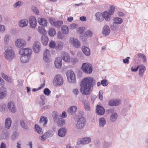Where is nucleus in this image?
<instances>
[{
	"label": "nucleus",
	"instance_id": "ddd939ff",
	"mask_svg": "<svg viewBox=\"0 0 148 148\" xmlns=\"http://www.w3.org/2000/svg\"><path fill=\"white\" fill-rule=\"evenodd\" d=\"M49 21L51 25L56 27H60L63 24V22L62 21H56L52 19H50Z\"/></svg>",
	"mask_w": 148,
	"mask_h": 148
},
{
	"label": "nucleus",
	"instance_id": "e2e57ef3",
	"mask_svg": "<svg viewBox=\"0 0 148 148\" xmlns=\"http://www.w3.org/2000/svg\"><path fill=\"white\" fill-rule=\"evenodd\" d=\"M78 60L76 58L71 59V61L73 64H75L77 62Z\"/></svg>",
	"mask_w": 148,
	"mask_h": 148
},
{
	"label": "nucleus",
	"instance_id": "f704fd0d",
	"mask_svg": "<svg viewBox=\"0 0 148 148\" xmlns=\"http://www.w3.org/2000/svg\"><path fill=\"white\" fill-rule=\"evenodd\" d=\"M138 68H139V74L142 75L145 70V67L144 65L141 64L138 66Z\"/></svg>",
	"mask_w": 148,
	"mask_h": 148
},
{
	"label": "nucleus",
	"instance_id": "4c0bfd02",
	"mask_svg": "<svg viewBox=\"0 0 148 148\" xmlns=\"http://www.w3.org/2000/svg\"><path fill=\"white\" fill-rule=\"evenodd\" d=\"M56 33V31L55 29L53 28L50 27L48 31V34L51 36H54Z\"/></svg>",
	"mask_w": 148,
	"mask_h": 148
},
{
	"label": "nucleus",
	"instance_id": "39448f33",
	"mask_svg": "<svg viewBox=\"0 0 148 148\" xmlns=\"http://www.w3.org/2000/svg\"><path fill=\"white\" fill-rule=\"evenodd\" d=\"M66 76L69 82L73 83L75 82L76 76L75 74L73 71L71 70L68 71L67 72Z\"/></svg>",
	"mask_w": 148,
	"mask_h": 148
},
{
	"label": "nucleus",
	"instance_id": "6e6552de",
	"mask_svg": "<svg viewBox=\"0 0 148 148\" xmlns=\"http://www.w3.org/2000/svg\"><path fill=\"white\" fill-rule=\"evenodd\" d=\"M32 53V49L29 48H24L20 50L19 53L21 55H23L30 57Z\"/></svg>",
	"mask_w": 148,
	"mask_h": 148
},
{
	"label": "nucleus",
	"instance_id": "bb28decb",
	"mask_svg": "<svg viewBox=\"0 0 148 148\" xmlns=\"http://www.w3.org/2000/svg\"><path fill=\"white\" fill-rule=\"evenodd\" d=\"M30 57L23 55H21L20 59L22 62L24 63L28 62Z\"/></svg>",
	"mask_w": 148,
	"mask_h": 148
},
{
	"label": "nucleus",
	"instance_id": "2f4dec72",
	"mask_svg": "<svg viewBox=\"0 0 148 148\" xmlns=\"http://www.w3.org/2000/svg\"><path fill=\"white\" fill-rule=\"evenodd\" d=\"M66 130L65 128H62L60 129L58 131V134L59 136L63 137L66 134Z\"/></svg>",
	"mask_w": 148,
	"mask_h": 148
},
{
	"label": "nucleus",
	"instance_id": "774afa93",
	"mask_svg": "<svg viewBox=\"0 0 148 148\" xmlns=\"http://www.w3.org/2000/svg\"><path fill=\"white\" fill-rule=\"evenodd\" d=\"M60 116L62 117L65 118L66 116V114L65 112L63 111L62 112V114L60 115Z\"/></svg>",
	"mask_w": 148,
	"mask_h": 148
},
{
	"label": "nucleus",
	"instance_id": "cd10ccee",
	"mask_svg": "<svg viewBox=\"0 0 148 148\" xmlns=\"http://www.w3.org/2000/svg\"><path fill=\"white\" fill-rule=\"evenodd\" d=\"M110 30L109 27L107 25H105L103 28V34L104 35L106 36L108 35L110 33Z\"/></svg>",
	"mask_w": 148,
	"mask_h": 148
},
{
	"label": "nucleus",
	"instance_id": "13d9d810",
	"mask_svg": "<svg viewBox=\"0 0 148 148\" xmlns=\"http://www.w3.org/2000/svg\"><path fill=\"white\" fill-rule=\"evenodd\" d=\"M101 83L102 85L105 86H107L108 84L107 80L105 79L102 80L101 82Z\"/></svg>",
	"mask_w": 148,
	"mask_h": 148
},
{
	"label": "nucleus",
	"instance_id": "de8ad7c7",
	"mask_svg": "<svg viewBox=\"0 0 148 148\" xmlns=\"http://www.w3.org/2000/svg\"><path fill=\"white\" fill-rule=\"evenodd\" d=\"M9 135L7 132H5L1 134L0 135V138L1 139H5L8 137Z\"/></svg>",
	"mask_w": 148,
	"mask_h": 148
},
{
	"label": "nucleus",
	"instance_id": "58836bf2",
	"mask_svg": "<svg viewBox=\"0 0 148 148\" xmlns=\"http://www.w3.org/2000/svg\"><path fill=\"white\" fill-rule=\"evenodd\" d=\"M113 20L114 22V23H116L117 24H121L123 22V21L122 19L120 18H115Z\"/></svg>",
	"mask_w": 148,
	"mask_h": 148
},
{
	"label": "nucleus",
	"instance_id": "3c124183",
	"mask_svg": "<svg viewBox=\"0 0 148 148\" xmlns=\"http://www.w3.org/2000/svg\"><path fill=\"white\" fill-rule=\"evenodd\" d=\"M117 117V115L116 114H113L110 116L111 120L113 121H114L116 119Z\"/></svg>",
	"mask_w": 148,
	"mask_h": 148
},
{
	"label": "nucleus",
	"instance_id": "4468645a",
	"mask_svg": "<svg viewBox=\"0 0 148 148\" xmlns=\"http://www.w3.org/2000/svg\"><path fill=\"white\" fill-rule=\"evenodd\" d=\"M33 49L35 53H38L40 50V43L38 41L34 42L33 46Z\"/></svg>",
	"mask_w": 148,
	"mask_h": 148
},
{
	"label": "nucleus",
	"instance_id": "5701e85b",
	"mask_svg": "<svg viewBox=\"0 0 148 148\" xmlns=\"http://www.w3.org/2000/svg\"><path fill=\"white\" fill-rule=\"evenodd\" d=\"M96 19L100 22L104 20L103 14L100 12H97L95 14Z\"/></svg>",
	"mask_w": 148,
	"mask_h": 148
},
{
	"label": "nucleus",
	"instance_id": "0e129e2a",
	"mask_svg": "<svg viewBox=\"0 0 148 148\" xmlns=\"http://www.w3.org/2000/svg\"><path fill=\"white\" fill-rule=\"evenodd\" d=\"M84 108L86 110H89L90 109L89 106L87 104H84Z\"/></svg>",
	"mask_w": 148,
	"mask_h": 148
},
{
	"label": "nucleus",
	"instance_id": "b1692460",
	"mask_svg": "<svg viewBox=\"0 0 148 148\" xmlns=\"http://www.w3.org/2000/svg\"><path fill=\"white\" fill-rule=\"evenodd\" d=\"M103 15L104 18L106 21H109L110 19V16L111 15L109 12L107 11H105L103 12Z\"/></svg>",
	"mask_w": 148,
	"mask_h": 148
},
{
	"label": "nucleus",
	"instance_id": "f8f14e48",
	"mask_svg": "<svg viewBox=\"0 0 148 148\" xmlns=\"http://www.w3.org/2000/svg\"><path fill=\"white\" fill-rule=\"evenodd\" d=\"M70 42L75 48H78L80 47V42L76 39L73 38H71Z\"/></svg>",
	"mask_w": 148,
	"mask_h": 148
},
{
	"label": "nucleus",
	"instance_id": "f257e3e1",
	"mask_svg": "<svg viewBox=\"0 0 148 148\" xmlns=\"http://www.w3.org/2000/svg\"><path fill=\"white\" fill-rule=\"evenodd\" d=\"M95 84V81L92 77H88L83 79L80 83V91L84 95H89Z\"/></svg>",
	"mask_w": 148,
	"mask_h": 148
},
{
	"label": "nucleus",
	"instance_id": "bf43d9fd",
	"mask_svg": "<svg viewBox=\"0 0 148 148\" xmlns=\"http://www.w3.org/2000/svg\"><path fill=\"white\" fill-rule=\"evenodd\" d=\"M57 37L59 39H62L63 38V36L61 32H59L57 33Z\"/></svg>",
	"mask_w": 148,
	"mask_h": 148
},
{
	"label": "nucleus",
	"instance_id": "49530a36",
	"mask_svg": "<svg viewBox=\"0 0 148 148\" xmlns=\"http://www.w3.org/2000/svg\"><path fill=\"white\" fill-rule=\"evenodd\" d=\"M10 36L7 35H6L4 38V42L5 44L8 43L10 40Z\"/></svg>",
	"mask_w": 148,
	"mask_h": 148
},
{
	"label": "nucleus",
	"instance_id": "473e14b6",
	"mask_svg": "<svg viewBox=\"0 0 148 148\" xmlns=\"http://www.w3.org/2000/svg\"><path fill=\"white\" fill-rule=\"evenodd\" d=\"M12 123V121L9 118H7L5 121V127L9 129L11 126V124Z\"/></svg>",
	"mask_w": 148,
	"mask_h": 148
},
{
	"label": "nucleus",
	"instance_id": "09e8293b",
	"mask_svg": "<svg viewBox=\"0 0 148 148\" xmlns=\"http://www.w3.org/2000/svg\"><path fill=\"white\" fill-rule=\"evenodd\" d=\"M32 10L36 14H39V12L36 7L34 6H32Z\"/></svg>",
	"mask_w": 148,
	"mask_h": 148
},
{
	"label": "nucleus",
	"instance_id": "c9c22d12",
	"mask_svg": "<svg viewBox=\"0 0 148 148\" xmlns=\"http://www.w3.org/2000/svg\"><path fill=\"white\" fill-rule=\"evenodd\" d=\"M47 117H45L44 116H42L40 118V123H42L43 126H45L47 123Z\"/></svg>",
	"mask_w": 148,
	"mask_h": 148
},
{
	"label": "nucleus",
	"instance_id": "8fccbe9b",
	"mask_svg": "<svg viewBox=\"0 0 148 148\" xmlns=\"http://www.w3.org/2000/svg\"><path fill=\"white\" fill-rule=\"evenodd\" d=\"M49 46L51 48H54L56 47V43L55 41H51L49 44Z\"/></svg>",
	"mask_w": 148,
	"mask_h": 148
},
{
	"label": "nucleus",
	"instance_id": "a211bd4d",
	"mask_svg": "<svg viewBox=\"0 0 148 148\" xmlns=\"http://www.w3.org/2000/svg\"><path fill=\"white\" fill-rule=\"evenodd\" d=\"M8 108L10 111L13 113L16 111V107L13 103L12 101L9 102L8 104Z\"/></svg>",
	"mask_w": 148,
	"mask_h": 148
},
{
	"label": "nucleus",
	"instance_id": "4be33fe9",
	"mask_svg": "<svg viewBox=\"0 0 148 148\" xmlns=\"http://www.w3.org/2000/svg\"><path fill=\"white\" fill-rule=\"evenodd\" d=\"M82 49L84 53L86 56L90 55V53L89 49L85 46L82 47Z\"/></svg>",
	"mask_w": 148,
	"mask_h": 148
},
{
	"label": "nucleus",
	"instance_id": "dca6fc26",
	"mask_svg": "<svg viewBox=\"0 0 148 148\" xmlns=\"http://www.w3.org/2000/svg\"><path fill=\"white\" fill-rule=\"evenodd\" d=\"M105 110L103 107L100 105H97L96 108V112L99 115H102L105 112Z\"/></svg>",
	"mask_w": 148,
	"mask_h": 148
},
{
	"label": "nucleus",
	"instance_id": "9d476101",
	"mask_svg": "<svg viewBox=\"0 0 148 148\" xmlns=\"http://www.w3.org/2000/svg\"><path fill=\"white\" fill-rule=\"evenodd\" d=\"M85 123V119L82 117L79 118L77 122L76 127L77 129H81L84 126Z\"/></svg>",
	"mask_w": 148,
	"mask_h": 148
},
{
	"label": "nucleus",
	"instance_id": "e433bc0d",
	"mask_svg": "<svg viewBox=\"0 0 148 148\" xmlns=\"http://www.w3.org/2000/svg\"><path fill=\"white\" fill-rule=\"evenodd\" d=\"M90 139L89 138H82L81 140L80 143L82 144H86L90 141Z\"/></svg>",
	"mask_w": 148,
	"mask_h": 148
},
{
	"label": "nucleus",
	"instance_id": "69168bd1",
	"mask_svg": "<svg viewBox=\"0 0 148 148\" xmlns=\"http://www.w3.org/2000/svg\"><path fill=\"white\" fill-rule=\"evenodd\" d=\"M0 148H7L6 144L4 143H2L0 146Z\"/></svg>",
	"mask_w": 148,
	"mask_h": 148
},
{
	"label": "nucleus",
	"instance_id": "f03ea898",
	"mask_svg": "<svg viewBox=\"0 0 148 148\" xmlns=\"http://www.w3.org/2000/svg\"><path fill=\"white\" fill-rule=\"evenodd\" d=\"M82 69L86 74H90L92 71V67L91 64L87 63H84L82 66Z\"/></svg>",
	"mask_w": 148,
	"mask_h": 148
},
{
	"label": "nucleus",
	"instance_id": "680f3d73",
	"mask_svg": "<svg viewBox=\"0 0 148 148\" xmlns=\"http://www.w3.org/2000/svg\"><path fill=\"white\" fill-rule=\"evenodd\" d=\"M99 99L101 100H103V92L101 91H100L99 92Z\"/></svg>",
	"mask_w": 148,
	"mask_h": 148
},
{
	"label": "nucleus",
	"instance_id": "4d7b16f0",
	"mask_svg": "<svg viewBox=\"0 0 148 148\" xmlns=\"http://www.w3.org/2000/svg\"><path fill=\"white\" fill-rule=\"evenodd\" d=\"M51 91L48 88H45L44 91V93L46 95H48L50 93Z\"/></svg>",
	"mask_w": 148,
	"mask_h": 148
},
{
	"label": "nucleus",
	"instance_id": "338daca9",
	"mask_svg": "<svg viewBox=\"0 0 148 148\" xmlns=\"http://www.w3.org/2000/svg\"><path fill=\"white\" fill-rule=\"evenodd\" d=\"M4 83L3 80L0 77V85H1L2 87L4 86Z\"/></svg>",
	"mask_w": 148,
	"mask_h": 148
},
{
	"label": "nucleus",
	"instance_id": "1a4fd4ad",
	"mask_svg": "<svg viewBox=\"0 0 148 148\" xmlns=\"http://www.w3.org/2000/svg\"><path fill=\"white\" fill-rule=\"evenodd\" d=\"M61 56L64 61L68 63L71 62V58L70 56L65 52L62 51L61 53Z\"/></svg>",
	"mask_w": 148,
	"mask_h": 148
},
{
	"label": "nucleus",
	"instance_id": "7c9ffc66",
	"mask_svg": "<svg viewBox=\"0 0 148 148\" xmlns=\"http://www.w3.org/2000/svg\"><path fill=\"white\" fill-rule=\"evenodd\" d=\"M61 30L62 33L65 34H67L69 32V29L66 25L62 26L61 28Z\"/></svg>",
	"mask_w": 148,
	"mask_h": 148
},
{
	"label": "nucleus",
	"instance_id": "6ab92c4d",
	"mask_svg": "<svg viewBox=\"0 0 148 148\" xmlns=\"http://www.w3.org/2000/svg\"><path fill=\"white\" fill-rule=\"evenodd\" d=\"M38 23L41 25L46 26L47 25V21L44 18H38Z\"/></svg>",
	"mask_w": 148,
	"mask_h": 148
},
{
	"label": "nucleus",
	"instance_id": "0eeeda50",
	"mask_svg": "<svg viewBox=\"0 0 148 148\" xmlns=\"http://www.w3.org/2000/svg\"><path fill=\"white\" fill-rule=\"evenodd\" d=\"M51 55L50 51L48 49H46L43 53V60L45 62H49L50 61Z\"/></svg>",
	"mask_w": 148,
	"mask_h": 148
},
{
	"label": "nucleus",
	"instance_id": "393cba45",
	"mask_svg": "<svg viewBox=\"0 0 148 148\" xmlns=\"http://www.w3.org/2000/svg\"><path fill=\"white\" fill-rule=\"evenodd\" d=\"M6 91L5 88L3 87L0 88V99L4 98L6 95Z\"/></svg>",
	"mask_w": 148,
	"mask_h": 148
},
{
	"label": "nucleus",
	"instance_id": "37998d69",
	"mask_svg": "<svg viewBox=\"0 0 148 148\" xmlns=\"http://www.w3.org/2000/svg\"><path fill=\"white\" fill-rule=\"evenodd\" d=\"M106 123V121L103 118H100L99 119V125L100 127H103Z\"/></svg>",
	"mask_w": 148,
	"mask_h": 148
},
{
	"label": "nucleus",
	"instance_id": "a18cd8bd",
	"mask_svg": "<svg viewBox=\"0 0 148 148\" xmlns=\"http://www.w3.org/2000/svg\"><path fill=\"white\" fill-rule=\"evenodd\" d=\"M52 117L54 121L56 122L58 118V114L56 112L53 111L52 113Z\"/></svg>",
	"mask_w": 148,
	"mask_h": 148
},
{
	"label": "nucleus",
	"instance_id": "412c9836",
	"mask_svg": "<svg viewBox=\"0 0 148 148\" xmlns=\"http://www.w3.org/2000/svg\"><path fill=\"white\" fill-rule=\"evenodd\" d=\"M77 110V107L76 106H72L68 109V112L71 115L75 114Z\"/></svg>",
	"mask_w": 148,
	"mask_h": 148
},
{
	"label": "nucleus",
	"instance_id": "aec40b11",
	"mask_svg": "<svg viewBox=\"0 0 148 148\" xmlns=\"http://www.w3.org/2000/svg\"><path fill=\"white\" fill-rule=\"evenodd\" d=\"M28 23V21L27 20L23 19L19 21L18 25L20 27H23L27 26Z\"/></svg>",
	"mask_w": 148,
	"mask_h": 148
},
{
	"label": "nucleus",
	"instance_id": "c756f323",
	"mask_svg": "<svg viewBox=\"0 0 148 148\" xmlns=\"http://www.w3.org/2000/svg\"><path fill=\"white\" fill-rule=\"evenodd\" d=\"M48 40V38L47 36L43 35L41 36V41L44 45H47Z\"/></svg>",
	"mask_w": 148,
	"mask_h": 148
},
{
	"label": "nucleus",
	"instance_id": "052dcab7",
	"mask_svg": "<svg viewBox=\"0 0 148 148\" xmlns=\"http://www.w3.org/2000/svg\"><path fill=\"white\" fill-rule=\"evenodd\" d=\"M21 2L20 1H19L18 2H16L14 5V6L16 8L17 6H20L21 4Z\"/></svg>",
	"mask_w": 148,
	"mask_h": 148
},
{
	"label": "nucleus",
	"instance_id": "c85d7f7f",
	"mask_svg": "<svg viewBox=\"0 0 148 148\" xmlns=\"http://www.w3.org/2000/svg\"><path fill=\"white\" fill-rule=\"evenodd\" d=\"M57 125L59 127H61L64 125L65 124L64 120L61 118H58L56 121Z\"/></svg>",
	"mask_w": 148,
	"mask_h": 148
},
{
	"label": "nucleus",
	"instance_id": "79ce46f5",
	"mask_svg": "<svg viewBox=\"0 0 148 148\" xmlns=\"http://www.w3.org/2000/svg\"><path fill=\"white\" fill-rule=\"evenodd\" d=\"M63 45L62 42H59L57 43V45L56 47V49L58 50H61L63 48Z\"/></svg>",
	"mask_w": 148,
	"mask_h": 148
},
{
	"label": "nucleus",
	"instance_id": "72a5a7b5",
	"mask_svg": "<svg viewBox=\"0 0 148 148\" xmlns=\"http://www.w3.org/2000/svg\"><path fill=\"white\" fill-rule=\"evenodd\" d=\"M38 32L41 34L45 35L47 34V32L43 27L39 26L38 28Z\"/></svg>",
	"mask_w": 148,
	"mask_h": 148
},
{
	"label": "nucleus",
	"instance_id": "6e6d98bb",
	"mask_svg": "<svg viewBox=\"0 0 148 148\" xmlns=\"http://www.w3.org/2000/svg\"><path fill=\"white\" fill-rule=\"evenodd\" d=\"M85 29L84 27H79L78 29V32L79 34H81L83 33Z\"/></svg>",
	"mask_w": 148,
	"mask_h": 148
},
{
	"label": "nucleus",
	"instance_id": "2eb2a0df",
	"mask_svg": "<svg viewBox=\"0 0 148 148\" xmlns=\"http://www.w3.org/2000/svg\"><path fill=\"white\" fill-rule=\"evenodd\" d=\"M92 35V32L90 30L86 32L85 34L81 36V38L83 41L86 40L88 37H91Z\"/></svg>",
	"mask_w": 148,
	"mask_h": 148
},
{
	"label": "nucleus",
	"instance_id": "c03bdc74",
	"mask_svg": "<svg viewBox=\"0 0 148 148\" xmlns=\"http://www.w3.org/2000/svg\"><path fill=\"white\" fill-rule=\"evenodd\" d=\"M137 56L138 58H141L144 62L146 61V58L144 54L140 53H138L137 54Z\"/></svg>",
	"mask_w": 148,
	"mask_h": 148
},
{
	"label": "nucleus",
	"instance_id": "a878e982",
	"mask_svg": "<svg viewBox=\"0 0 148 148\" xmlns=\"http://www.w3.org/2000/svg\"><path fill=\"white\" fill-rule=\"evenodd\" d=\"M120 103L119 100H110L109 102V104L110 106H116Z\"/></svg>",
	"mask_w": 148,
	"mask_h": 148
},
{
	"label": "nucleus",
	"instance_id": "5fc2aeb1",
	"mask_svg": "<svg viewBox=\"0 0 148 148\" xmlns=\"http://www.w3.org/2000/svg\"><path fill=\"white\" fill-rule=\"evenodd\" d=\"M115 10V7L113 5H112L110 8V9L109 10V13L111 14V15H112L114 13Z\"/></svg>",
	"mask_w": 148,
	"mask_h": 148
},
{
	"label": "nucleus",
	"instance_id": "423d86ee",
	"mask_svg": "<svg viewBox=\"0 0 148 148\" xmlns=\"http://www.w3.org/2000/svg\"><path fill=\"white\" fill-rule=\"evenodd\" d=\"M26 45V42L20 38L17 39L15 42V45L18 48L21 49L25 47Z\"/></svg>",
	"mask_w": 148,
	"mask_h": 148
},
{
	"label": "nucleus",
	"instance_id": "603ef678",
	"mask_svg": "<svg viewBox=\"0 0 148 148\" xmlns=\"http://www.w3.org/2000/svg\"><path fill=\"white\" fill-rule=\"evenodd\" d=\"M46 134H45L42 136L39 137V139L41 140L42 141H45L46 139L47 136Z\"/></svg>",
	"mask_w": 148,
	"mask_h": 148
},
{
	"label": "nucleus",
	"instance_id": "a19ab883",
	"mask_svg": "<svg viewBox=\"0 0 148 148\" xmlns=\"http://www.w3.org/2000/svg\"><path fill=\"white\" fill-rule=\"evenodd\" d=\"M1 75L2 77L6 80L9 82H11L12 81L11 78L8 77L3 73H1Z\"/></svg>",
	"mask_w": 148,
	"mask_h": 148
},
{
	"label": "nucleus",
	"instance_id": "ea45409f",
	"mask_svg": "<svg viewBox=\"0 0 148 148\" xmlns=\"http://www.w3.org/2000/svg\"><path fill=\"white\" fill-rule=\"evenodd\" d=\"M35 128L36 131L39 134H42L43 132L42 130V129L37 124L35 125Z\"/></svg>",
	"mask_w": 148,
	"mask_h": 148
},
{
	"label": "nucleus",
	"instance_id": "9b49d317",
	"mask_svg": "<svg viewBox=\"0 0 148 148\" xmlns=\"http://www.w3.org/2000/svg\"><path fill=\"white\" fill-rule=\"evenodd\" d=\"M30 26L33 28H35L37 25V22L36 18L34 16H31L29 19Z\"/></svg>",
	"mask_w": 148,
	"mask_h": 148
},
{
	"label": "nucleus",
	"instance_id": "864d4df0",
	"mask_svg": "<svg viewBox=\"0 0 148 148\" xmlns=\"http://www.w3.org/2000/svg\"><path fill=\"white\" fill-rule=\"evenodd\" d=\"M20 124L22 127L24 128L27 129V126L26 124L25 123L24 121H20Z\"/></svg>",
	"mask_w": 148,
	"mask_h": 148
},
{
	"label": "nucleus",
	"instance_id": "20e7f679",
	"mask_svg": "<svg viewBox=\"0 0 148 148\" xmlns=\"http://www.w3.org/2000/svg\"><path fill=\"white\" fill-rule=\"evenodd\" d=\"M63 83V78L60 75H57L55 76L53 82L54 85L60 86L62 85Z\"/></svg>",
	"mask_w": 148,
	"mask_h": 148
},
{
	"label": "nucleus",
	"instance_id": "f3484780",
	"mask_svg": "<svg viewBox=\"0 0 148 148\" xmlns=\"http://www.w3.org/2000/svg\"><path fill=\"white\" fill-rule=\"evenodd\" d=\"M54 64L57 68H60L62 65V59L59 57L57 58L55 60Z\"/></svg>",
	"mask_w": 148,
	"mask_h": 148
},
{
	"label": "nucleus",
	"instance_id": "7ed1b4c3",
	"mask_svg": "<svg viewBox=\"0 0 148 148\" xmlns=\"http://www.w3.org/2000/svg\"><path fill=\"white\" fill-rule=\"evenodd\" d=\"M15 56V53L12 49L7 50L4 52L5 58L8 61H11Z\"/></svg>",
	"mask_w": 148,
	"mask_h": 148
}]
</instances>
